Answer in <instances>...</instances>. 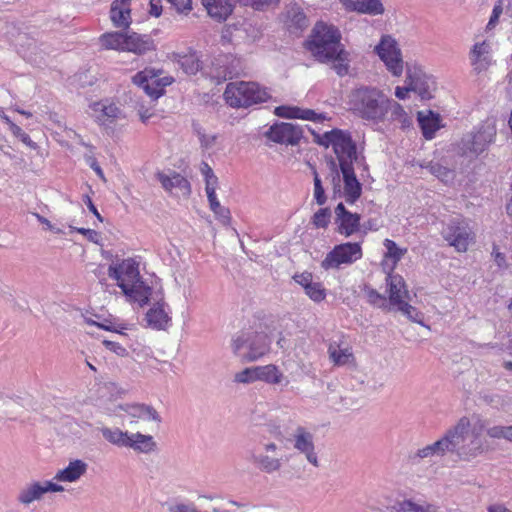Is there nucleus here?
Returning <instances> with one entry per match:
<instances>
[{
	"label": "nucleus",
	"mask_w": 512,
	"mask_h": 512,
	"mask_svg": "<svg viewBox=\"0 0 512 512\" xmlns=\"http://www.w3.org/2000/svg\"><path fill=\"white\" fill-rule=\"evenodd\" d=\"M75 230L84 235L90 242L99 244L100 234L97 231L87 228H75Z\"/></svg>",
	"instance_id": "obj_64"
},
{
	"label": "nucleus",
	"mask_w": 512,
	"mask_h": 512,
	"mask_svg": "<svg viewBox=\"0 0 512 512\" xmlns=\"http://www.w3.org/2000/svg\"><path fill=\"white\" fill-rule=\"evenodd\" d=\"M328 353L330 360L337 366H343L354 361V356L350 348L341 349L336 344H330Z\"/></svg>",
	"instance_id": "obj_34"
},
{
	"label": "nucleus",
	"mask_w": 512,
	"mask_h": 512,
	"mask_svg": "<svg viewBox=\"0 0 512 512\" xmlns=\"http://www.w3.org/2000/svg\"><path fill=\"white\" fill-rule=\"evenodd\" d=\"M208 14L215 20L225 21L233 11L232 0H202Z\"/></svg>",
	"instance_id": "obj_24"
},
{
	"label": "nucleus",
	"mask_w": 512,
	"mask_h": 512,
	"mask_svg": "<svg viewBox=\"0 0 512 512\" xmlns=\"http://www.w3.org/2000/svg\"><path fill=\"white\" fill-rule=\"evenodd\" d=\"M406 74V82H410V89L416 92L422 100L430 99L431 94L429 86L422 77V71L416 69L412 71V69L407 66Z\"/></svg>",
	"instance_id": "obj_26"
},
{
	"label": "nucleus",
	"mask_w": 512,
	"mask_h": 512,
	"mask_svg": "<svg viewBox=\"0 0 512 512\" xmlns=\"http://www.w3.org/2000/svg\"><path fill=\"white\" fill-rule=\"evenodd\" d=\"M154 49V41L149 35L126 32L124 51L142 55Z\"/></svg>",
	"instance_id": "obj_18"
},
{
	"label": "nucleus",
	"mask_w": 512,
	"mask_h": 512,
	"mask_svg": "<svg viewBox=\"0 0 512 512\" xmlns=\"http://www.w3.org/2000/svg\"><path fill=\"white\" fill-rule=\"evenodd\" d=\"M226 103L233 108H248L266 102L269 95L255 82H230L224 91Z\"/></svg>",
	"instance_id": "obj_5"
},
{
	"label": "nucleus",
	"mask_w": 512,
	"mask_h": 512,
	"mask_svg": "<svg viewBox=\"0 0 512 512\" xmlns=\"http://www.w3.org/2000/svg\"><path fill=\"white\" fill-rule=\"evenodd\" d=\"M305 293L315 302H321L326 297V290L320 282H312L306 287Z\"/></svg>",
	"instance_id": "obj_44"
},
{
	"label": "nucleus",
	"mask_w": 512,
	"mask_h": 512,
	"mask_svg": "<svg viewBox=\"0 0 512 512\" xmlns=\"http://www.w3.org/2000/svg\"><path fill=\"white\" fill-rule=\"evenodd\" d=\"M169 512H202L196 508L192 503H174L169 505Z\"/></svg>",
	"instance_id": "obj_58"
},
{
	"label": "nucleus",
	"mask_w": 512,
	"mask_h": 512,
	"mask_svg": "<svg viewBox=\"0 0 512 512\" xmlns=\"http://www.w3.org/2000/svg\"><path fill=\"white\" fill-rule=\"evenodd\" d=\"M443 238L458 252H465L473 239L472 232L467 222L452 219L442 229Z\"/></svg>",
	"instance_id": "obj_10"
},
{
	"label": "nucleus",
	"mask_w": 512,
	"mask_h": 512,
	"mask_svg": "<svg viewBox=\"0 0 512 512\" xmlns=\"http://www.w3.org/2000/svg\"><path fill=\"white\" fill-rule=\"evenodd\" d=\"M349 104L355 115L379 123L389 111L390 99L375 87L362 86L350 93Z\"/></svg>",
	"instance_id": "obj_3"
},
{
	"label": "nucleus",
	"mask_w": 512,
	"mask_h": 512,
	"mask_svg": "<svg viewBox=\"0 0 512 512\" xmlns=\"http://www.w3.org/2000/svg\"><path fill=\"white\" fill-rule=\"evenodd\" d=\"M99 431L101 432L103 438L110 444L119 448H127L130 435L127 431H122L119 428H109L105 426L99 428Z\"/></svg>",
	"instance_id": "obj_31"
},
{
	"label": "nucleus",
	"mask_w": 512,
	"mask_h": 512,
	"mask_svg": "<svg viewBox=\"0 0 512 512\" xmlns=\"http://www.w3.org/2000/svg\"><path fill=\"white\" fill-rule=\"evenodd\" d=\"M330 165H331V170H332V185H333L334 193L335 194L340 193L341 178H340L339 172L337 170V165L334 160H331Z\"/></svg>",
	"instance_id": "obj_61"
},
{
	"label": "nucleus",
	"mask_w": 512,
	"mask_h": 512,
	"mask_svg": "<svg viewBox=\"0 0 512 512\" xmlns=\"http://www.w3.org/2000/svg\"><path fill=\"white\" fill-rule=\"evenodd\" d=\"M122 275L124 274L125 280L131 284L138 283L140 281V274L138 270V263L129 258L123 260L120 264Z\"/></svg>",
	"instance_id": "obj_39"
},
{
	"label": "nucleus",
	"mask_w": 512,
	"mask_h": 512,
	"mask_svg": "<svg viewBox=\"0 0 512 512\" xmlns=\"http://www.w3.org/2000/svg\"><path fill=\"white\" fill-rule=\"evenodd\" d=\"M296 116L295 119L310 120L314 122H321L325 119L323 114H318L312 109H302L295 107Z\"/></svg>",
	"instance_id": "obj_48"
},
{
	"label": "nucleus",
	"mask_w": 512,
	"mask_h": 512,
	"mask_svg": "<svg viewBox=\"0 0 512 512\" xmlns=\"http://www.w3.org/2000/svg\"><path fill=\"white\" fill-rule=\"evenodd\" d=\"M374 50L394 76L402 74L403 60L401 50L394 38L390 35H383Z\"/></svg>",
	"instance_id": "obj_8"
},
{
	"label": "nucleus",
	"mask_w": 512,
	"mask_h": 512,
	"mask_svg": "<svg viewBox=\"0 0 512 512\" xmlns=\"http://www.w3.org/2000/svg\"><path fill=\"white\" fill-rule=\"evenodd\" d=\"M122 409L131 417L134 418H142L145 420H151L161 423L162 419L156 409L150 405L146 404H132L126 405V407H122Z\"/></svg>",
	"instance_id": "obj_28"
},
{
	"label": "nucleus",
	"mask_w": 512,
	"mask_h": 512,
	"mask_svg": "<svg viewBox=\"0 0 512 512\" xmlns=\"http://www.w3.org/2000/svg\"><path fill=\"white\" fill-rule=\"evenodd\" d=\"M130 0H115L110 9V18L115 27L128 28L131 23Z\"/></svg>",
	"instance_id": "obj_21"
},
{
	"label": "nucleus",
	"mask_w": 512,
	"mask_h": 512,
	"mask_svg": "<svg viewBox=\"0 0 512 512\" xmlns=\"http://www.w3.org/2000/svg\"><path fill=\"white\" fill-rule=\"evenodd\" d=\"M87 323L95 325L103 330L117 332L120 334H123L122 330L127 329V324H115L108 319H105L103 322H96L91 319H88Z\"/></svg>",
	"instance_id": "obj_47"
},
{
	"label": "nucleus",
	"mask_w": 512,
	"mask_h": 512,
	"mask_svg": "<svg viewBox=\"0 0 512 512\" xmlns=\"http://www.w3.org/2000/svg\"><path fill=\"white\" fill-rule=\"evenodd\" d=\"M391 512H437V507L429 503H415L404 500L391 507Z\"/></svg>",
	"instance_id": "obj_33"
},
{
	"label": "nucleus",
	"mask_w": 512,
	"mask_h": 512,
	"mask_svg": "<svg viewBox=\"0 0 512 512\" xmlns=\"http://www.w3.org/2000/svg\"><path fill=\"white\" fill-rule=\"evenodd\" d=\"M257 374V367L245 368L235 374L234 381L237 383H251L258 380Z\"/></svg>",
	"instance_id": "obj_46"
},
{
	"label": "nucleus",
	"mask_w": 512,
	"mask_h": 512,
	"mask_svg": "<svg viewBox=\"0 0 512 512\" xmlns=\"http://www.w3.org/2000/svg\"><path fill=\"white\" fill-rule=\"evenodd\" d=\"M421 167L426 168L432 175L437 177L444 183H448L453 181L454 179V171L441 165L438 162H427L426 165H421Z\"/></svg>",
	"instance_id": "obj_36"
},
{
	"label": "nucleus",
	"mask_w": 512,
	"mask_h": 512,
	"mask_svg": "<svg viewBox=\"0 0 512 512\" xmlns=\"http://www.w3.org/2000/svg\"><path fill=\"white\" fill-rule=\"evenodd\" d=\"M355 10L370 15H378L384 12L380 0H352Z\"/></svg>",
	"instance_id": "obj_37"
},
{
	"label": "nucleus",
	"mask_w": 512,
	"mask_h": 512,
	"mask_svg": "<svg viewBox=\"0 0 512 512\" xmlns=\"http://www.w3.org/2000/svg\"><path fill=\"white\" fill-rule=\"evenodd\" d=\"M258 380L269 384H281L285 380V385L289 383L283 373L275 365H266L257 367Z\"/></svg>",
	"instance_id": "obj_32"
},
{
	"label": "nucleus",
	"mask_w": 512,
	"mask_h": 512,
	"mask_svg": "<svg viewBox=\"0 0 512 512\" xmlns=\"http://www.w3.org/2000/svg\"><path fill=\"white\" fill-rule=\"evenodd\" d=\"M362 248L359 243L347 242L336 245L321 263L325 270L337 269L342 264H352L362 258Z\"/></svg>",
	"instance_id": "obj_7"
},
{
	"label": "nucleus",
	"mask_w": 512,
	"mask_h": 512,
	"mask_svg": "<svg viewBox=\"0 0 512 512\" xmlns=\"http://www.w3.org/2000/svg\"><path fill=\"white\" fill-rule=\"evenodd\" d=\"M88 464L81 459H74L68 466L58 470L54 479L59 482H76L87 472Z\"/></svg>",
	"instance_id": "obj_20"
},
{
	"label": "nucleus",
	"mask_w": 512,
	"mask_h": 512,
	"mask_svg": "<svg viewBox=\"0 0 512 512\" xmlns=\"http://www.w3.org/2000/svg\"><path fill=\"white\" fill-rule=\"evenodd\" d=\"M157 179L160 181L162 187L167 191H172V189L175 188L178 189L181 195L184 197H189L191 194L190 182L175 171H173L171 175L158 172Z\"/></svg>",
	"instance_id": "obj_19"
},
{
	"label": "nucleus",
	"mask_w": 512,
	"mask_h": 512,
	"mask_svg": "<svg viewBox=\"0 0 512 512\" xmlns=\"http://www.w3.org/2000/svg\"><path fill=\"white\" fill-rule=\"evenodd\" d=\"M171 77H159V75L149 68L136 73L132 77V82L153 100L158 99L165 92V87L172 83Z\"/></svg>",
	"instance_id": "obj_9"
},
{
	"label": "nucleus",
	"mask_w": 512,
	"mask_h": 512,
	"mask_svg": "<svg viewBox=\"0 0 512 512\" xmlns=\"http://www.w3.org/2000/svg\"><path fill=\"white\" fill-rule=\"evenodd\" d=\"M487 48L488 46L486 45L485 42L476 43L470 51V60H478L483 59V57H486L485 54L488 53Z\"/></svg>",
	"instance_id": "obj_56"
},
{
	"label": "nucleus",
	"mask_w": 512,
	"mask_h": 512,
	"mask_svg": "<svg viewBox=\"0 0 512 512\" xmlns=\"http://www.w3.org/2000/svg\"><path fill=\"white\" fill-rule=\"evenodd\" d=\"M146 320L149 326L161 330L165 329L170 318L163 308V303L160 304L158 302L157 305L148 310L146 313Z\"/></svg>",
	"instance_id": "obj_30"
},
{
	"label": "nucleus",
	"mask_w": 512,
	"mask_h": 512,
	"mask_svg": "<svg viewBox=\"0 0 512 512\" xmlns=\"http://www.w3.org/2000/svg\"><path fill=\"white\" fill-rule=\"evenodd\" d=\"M243 6H251L255 10H263L277 4L279 0H237Z\"/></svg>",
	"instance_id": "obj_52"
},
{
	"label": "nucleus",
	"mask_w": 512,
	"mask_h": 512,
	"mask_svg": "<svg viewBox=\"0 0 512 512\" xmlns=\"http://www.w3.org/2000/svg\"><path fill=\"white\" fill-rule=\"evenodd\" d=\"M178 13L188 14L192 10V0H167Z\"/></svg>",
	"instance_id": "obj_54"
},
{
	"label": "nucleus",
	"mask_w": 512,
	"mask_h": 512,
	"mask_svg": "<svg viewBox=\"0 0 512 512\" xmlns=\"http://www.w3.org/2000/svg\"><path fill=\"white\" fill-rule=\"evenodd\" d=\"M340 129H332L331 131L325 132L322 136L318 134H314L315 142L321 146L329 147L330 145L333 147L336 137L338 135Z\"/></svg>",
	"instance_id": "obj_50"
},
{
	"label": "nucleus",
	"mask_w": 512,
	"mask_h": 512,
	"mask_svg": "<svg viewBox=\"0 0 512 512\" xmlns=\"http://www.w3.org/2000/svg\"><path fill=\"white\" fill-rule=\"evenodd\" d=\"M283 23L290 34L301 35L310 25L304 9L298 3H290L283 12Z\"/></svg>",
	"instance_id": "obj_14"
},
{
	"label": "nucleus",
	"mask_w": 512,
	"mask_h": 512,
	"mask_svg": "<svg viewBox=\"0 0 512 512\" xmlns=\"http://www.w3.org/2000/svg\"><path fill=\"white\" fill-rule=\"evenodd\" d=\"M101 112L102 115L100 116V119L103 118V121L109 122H113L121 114V110L113 103L108 105L101 104Z\"/></svg>",
	"instance_id": "obj_49"
},
{
	"label": "nucleus",
	"mask_w": 512,
	"mask_h": 512,
	"mask_svg": "<svg viewBox=\"0 0 512 512\" xmlns=\"http://www.w3.org/2000/svg\"><path fill=\"white\" fill-rule=\"evenodd\" d=\"M126 33L108 32L100 37L101 46L105 49L124 51Z\"/></svg>",
	"instance_id": "obj_35"
},
{
	"label": "nucleus",
	"mask_w": 512,
	"mask_h": 512,
	"mask_svg": "<svg viewBox=\"0 0 512 512\" xmlns=\"http://www.w3.org/2000/svg\"><path fill=\"white\" fill-rule=\"evenodd\" d=\"M366 295H367V298H368V302L370 304H372L374 306H377L379 308H382V307L386 306V298H385V296H383L380 293H378L375 289L368 288L366 290Z\"/></svg>",
	"instance_id": "obj_53"
},
{
	"label": "nucleus",
	"mask_w": 512,
	"mask_h": 512,
	"mask_svg": "<svg viewBox=\"0 0 512 512\" xmlns=\"http://www.w3.org/2000/svg\"><path fill=\"white\" fill-rule=\"evenodd\" d=\"M313 182H314V199L319 206H322L327 201L322 181L316 170L313 171Z\"/></svg>",
	"instance_id": "obj_45"
},
{
	"label": "nucleus",
	"mask_w": 512,
	"mask_h": 512,
	"mask_svg": "<svg viewBox=\"0 0 512 512\" xmlns=\"http://www.w3.org/2000/svg\"><path fill=\"white\" fill-rule=\"evenodd\" d=\"M275 115L282 118L295 119L296 112L295 107L290 106H278L274 110Z\"/></svg>",
	"instance_id": "obj_60"
},
{
	"label": "nucleus",
	"mask_w": 512,
	"mask_h": 512,
	"mask_svg": "<svg viewBox=\"0 0 512 512\" xmlns=\"http://www.w3.org/2000/svg\"><path fill=\"white\" fill-rule=\"evenodd\" d=\"M339 29L323 21L317 22L307 41V49L320 63L332 62V69L339 77L349 74L350 53L340 42Z\"/></svg>",
	"instance_id": "obj_1"
},
{
	"label": "nucleus",
	"mask_w": 512,
	"mask_h": 512,
	"mask_svg": "<svg viewBox=\"0 0 512 512\" xmlns=\"http://www.w3.org/2000/svg\"><path fill=\"white\" fill-rule=\"evenodd\" d=\"M389 110L391 111V119L393 121H398L399 119H402V117H404V115L406 114L402 105L391 99L389 104Z\"/></svg>",
	"instance_id": "obj_59"
},
{
	"label": "nucleus",
	"mask_w": 512,
	"mask_h": 512,
	"mask_svg": "<svg viewBox=\"0 0 512 512\" xmlns=\"http://www.w3.org/2000/svg\"><path fill=\"white\" fill-rule=\"evenodd\" d=\"M440 440L444 455L454 454L463 461H470L483 452V441L478 433L471 430L467 417L460 418Z\"/></svg>",
	"instance_id": "obj_2"
},
{
	"label": "nucleus",
	"mask_w": 512,
	"mask_h": 512,
	"mask_svg": "<svg viewBox=\"0 0 512 512\" xmlns=\"http://www.w3.org/2000/svg\"><path fill=\"white\" fill-rule=\"evenodd\" d=\"M200 171L205 178V185H208V181L209 184H218V178L215 176L212 168L209 166L208 163L202 162L200 166Z\"/></svg>",
	"instance_id": "obj_57"
},
{
	"label": "nucleus",
	"mask_w": 512,
	"mask_h": 512,
	"mask_svg": "<svg viewBox=\"0 0 512 512\" xmlns=\"http://www.w3.org/2000/svg\"><path fill=\"white\" fill-rule=\"evenodd\" d=\"M213 213L216 215V217L222 224L228 225L230 223L231 215L230 210L228 208L221 205L220 209H215Z\"/></svg>",
	"instance_id": "obj_63"
},
{
	"label": "nucleus",
	"mask_w": 512,
	"mask_h": 512,
	"mask_svg": "<svg viewBox=\"0 0 512 512\" xmlns=\"http://www.w3.org/2000/svg\"><path fill=\"white\" fill-rule=\"evenodd\" d=\"M288 441L293 448L303 454L306 460L315 467L319 466L318 456L315 452L314 435L304 426L297 425L290 434Z\"/></svg>",
	"instance_id": "obj_11"
},
{
	"label": "nucleus",
	"mask_w": 512,
	"mask_h": 512,
	"mask_svg": "<svg viewBox=\"0 0 512 512\" xmlns=\"http://www.w3.org/2000/svg\"><path fill=\"white\" fill-rule=\"evenodd\" d=\"M178 63L187 75H195L200 69V60L195 52L180 56Z\"/></svg>",
	"instance_id": "obj_38"
},
{
	"label": "nucleus",
	"mask_w": 512,
	"mask_h": 512,
	"mask_svg": "<svg viewBox=\"0 0 512 512\" xmlns=\"http://www.w3.org/2000/svg\"><path fill=\"white\" fill-rule=\"evenodd\" d=\"M432 456H445L440 439L430 445L423 447L422 449H419L415 454V457L419 459H424Z\"/></svg>",
	"instance_id": "obj_41"
},
{
	"label": "nucleus",
	"mask_w": 512,
	"mask_h": 512,
	"mask_svg": "<svg viewBox=\"0 0 512 512\" xmlns=\"http://www.w3.org/2000/svg\"><path fill=\"white\" fill-rule=\"evenodd\" d=\"M417 120L422 130V134L425 139L430 140L434 138L436 131L441 127L440 115L429 110L427 114L423 111L417 113Z\"/></svg>",
	"instance_id": "obj_23"
},
{
	"label": "nucleus",
	"mask_w": 512,
	"mask_h": 512,
	"mask_svg": "<svg viewBox=\"0 0 512 512\" xmlns=\"http://www.w3.org/2000/svg\"><path fill=\"white\" fill-rule=\"evenodd\" d=\"M389 288V301L391 305L400 303L404 299H409V292L402 276L389 273L386 278Z\"/></svg>",
	"instance_id": "obj_22"
},
{
	"label": "nucleus",
	"mask_w": 512,
	"mask_h": 512,
	"mask_svg": "<svg viewBox=\"0 0 512 512\" xmlns=\"http://www.w3.org/2000/svg\"><path fill=\"white\" fill-rule=\"evenodd\" d=\"M278 447L274 443H266L261 450L251 452V462L265 473L278 471L282 466V458L278 455Z\"/></svg>",
	"instance_id": "obj_12"
},
{
	"label": "nucleus",
	"mask_w": 512,
	"mask_h": 512,
	"mask_svg": "<svg viewBox=\"0 0 512 512\" xmlns=\"http://www.w3.org/2000/svg\"><path fill=\"white\" fill-rule=\"evenodd\" d=\"M495 137L496 128L490 124H483L476 131L463 135L457 143V154L474 160L489 148Z\"/></svg>",
	"instance_id": "obj_6"
},
{
	"label": "nucleus",
	"mask_w": 512,
	"mask_h": 512,
	"mask_svg": "<svg viewBox=\"0 0 512 512\" xmlns=\"http://www.w3.org/2000/svg\"><path fill=\"white\" fill-rule=\"evenodd\" d=\"M293 279L295 280L296 283L301 285L304 288V290L306 289V287H308L313 282V276H312V273H310V272H303L301 274H295L293 276Z\"/></svg>",
	"instance_id": "obj_62"
},
{
	"label": "nucleus",
	"mask_w": 512,
	"mask_h": 512,
	"mask_svg": "<svg viewBox=\"0 0 512 512\" xmlns=\"http://www.w3.org/2000/svg\"><path fill=\"white\" fill-rule=\"evenodd\" d=\"M270 342L266 333L246 330L233 337L231 346L242 362H252L269 352Z\"/></svg>",
	"instance_id": "obj_4"
},
{
	"label": "nucleus",
	"mask_w": 512,
	"mask_h": 512,
	"mask_svg": "<svg viewBox=\"0 0 512 512\" xmlns=\"http://www.w3.org/2000/svg\"><path fill=\"white\" fill-rule=\"evenodd\" d=\"M119 287L122 289L126 296L133 298L140 304V306L148 304L149 297L151 295V288L145 286L142 281L134 284H129L122 281L119 283Z\"/></svg>",
	"instance_id": "obj_25"
},
{
	"label": "nucleus",
	"mask_w": 512,
	"mask_h": 512,
	"mask_svg": "<svg viewBox=\"0 0 512 512\" xmlns=\"http://www.w3.org/2000/svg\"><path fill=\"white\" fill-rule=\"evenodd\" d=\"M344 182V196L349 204H354L361 196L362 185L358 181L353 165L344 163L340 168Z\"/></svg>",
	"instance_id": "obj_17"
},
{
	"label": "nucleus",
	"mask_w": 512,
	"mask_h": 512,
	"mask_svg": "<svg viewBox=\"0 0 512 512\" xmlns=\"http://www.w3.org/2000/svg\"><path fill=\"white\" fill-rule=\"evenodd\" d=\"M383 245L386 248L385 257L392 259L394 264L399 262L407 252L406 248H399L398 245L393 240L390 239H385Z\"/></svg>",
	"instance_id": "obj_40"
},
{
	"label": "nucleus",
	"mask_w": 512,
	"mask_h": 512,
	"mask_svg": "<svg viewBox=\"0 0 512 512\" xmlns=\"http://www.w3.org/2000/svg\"><path fill=\"white\" fill-rule=\"evenodd\" d=\"M334 212L336 231L339 234L350 237L360 230V214L350 212L342 202L336 206Z\"/></svg>",
	"instance_id": "obj_15"
},
{
	"label": "nucleus",
	"mask_w": 512,
	"mask_h": 512,
	"mask_svg": "<svg viewBox=\"0 0 512 512\" xmlns=\"http://www.w3.org/2000/svg\"><path fill=\"white\" fill-rule=\"evenodd\" d=\"M269 140L286 145H297L303 137V129L293 123H275L264 133Z\"/></svg>",
	"instance_id": "obj_13"
},
{
	"label": "nucleus",
	"mask_w": 512,
	"mask_h": 512,
	"mask_svg": "<svg viewBox=\"0 0 512 512\" xmlns=\"http://www.w3.org/2000/svg\"><path fill=\"white\" fill-rule=\"evenodd\" d=\"M103 345L113 353H115L117 356L120 357H126L128 356V351L125 347H123L121 344L115 341L110 340H104Z\"/></svg>",
	"instance_id": "obj_55"
},
{
	"label": "nucleus",
	"mask_w": 512,
	"mask_h": 512,
	"mask_svg": "<svg viewBox=\"0 0 512 512\" xmlns=\"http://www.w3.org/2000/svg\"><path fill=\"white\" fill-rule=\"evenodd\" d=\"M44 494L43 484L41 482H33L19 491L17 500L23 505H29L35 500H40Z\"/></svg>",
	"instance_id": "obj_29"
},
{
	"label": "nucleus",
	"mask_w": 512,
	"mask_h": 512,
	"mask_svg": "<svg viewBox=\"0 0 512 512\" xmlns=\"http://www.w3.org/2000/svg\"><path fill=\"white\" fill-rule=\"evenodd\" d=\"M127 448L139 453H150L156 449V442L151 435H144L140 432L131 433Z\"/></svg>",
	"instance_id": "obj_27"
},
{
	"label": "nucleus",
	"mask_w": 512,
	"mask_h": 512,
	"mask_svg": "<svg viewBox=\"0 0 512 512\" xmlns=\"http://www.w3.org/2000/svg\"><path fill=\"white\" fill-rule=\"evenodd\" d=\"M399 311L405 314L409 319L414 322L421 323L422 322V314L412 305L404 300L400 301V303L395 304Z\"/></svg>",
	"instance_id": "obj_43"
},
{
	"label": "nucleus",
	"mask_w": 512,
	"mask_h": 512,
	"mask_svg": "<svg viewBox=\"0 0 512 512\" xmlns=\"http://www.w3.org/2000/svg\"><path fill=\"white\" fill-rule=\"evenodd\" d=\"M11 133L15 137H17L22 143H24L26 146H28L32 149L37 148V144L34 141H32L30 136L27 133H25L17 124L11 125Z\"/></svg>",
	"instance_id": "obj_51"
},
{
	"label": "nucleus",
	"mask_w": 512,
	"mask_h": 512,
	"mask_svg": "<svg viewBox=\"0 0 512 512\" xmlns=\"http://www.w3.org/2000/svg\"><path fill=\"white\" fill-rule=\"evenodd\" d=\"M331 210L328 207L320 208L312 217L311 222L316 228H327L331 219Z\"/></svg>",
	"instance_id": "obj_42"
},
{
	"label": "nucleus",
	"mask_w": 512,
	"mask_h": 512,
	"mask_svg": "<svg viewBox=\"0 0 512 512\" xmlns=\"http://www.w3.org/2000/svg\"><path fill=\"white\" fill-rule=\"evenodd\" d=\"M333 150L339 161L340 168H342L344 163L353 165V162L357 159L356 144L349 132L339 130Z\"/></svg>",
	"instance_id": "obj_16"
}]
</instances>
